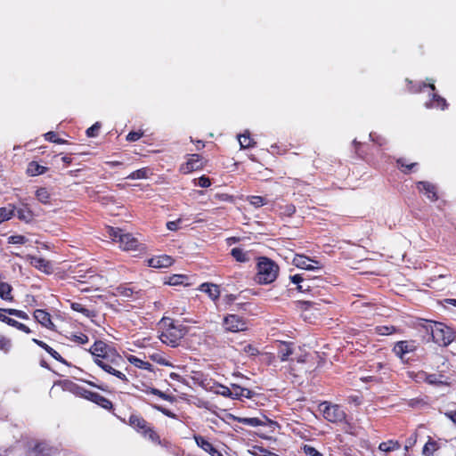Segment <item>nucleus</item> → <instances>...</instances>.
Returning a JSON list of instances; mask_svg holds the SVG:
<instances>
[{
    "instance_id": "20e7f679",
    "label": "nucleus",
    "mask_w": 456,
    "mask_h": 456,
    "mask_svg": "<svg viewBox=\"0 0 456 456\" xmlns=\"http://www.w3.org/2000/svg\"><path fill=\"white\" fill-rule=\"evenodd\" d=\"M108 234L112 240L119 243V247L123 250H136L139 247L137 239L130 233L124 232L121 229L109 227Z\"/></svg>"
},
{
    "instance_id": "9d476101",
    "label": "nucleus",
    "mask_w": 456,
    "mask_h": 456,
    "mask_svg": "<svg viewBox=\"0 0 456 456\" xmlns=\"http://www.w3.org/2000/svg\"><path fill=\"white\" fill-rule=\"evenodd\" d=\"M293 264L298 268L310 271L321 269L322 267L318 261L313 260L302 255L295 256L293 258Z\"/></svg>"
},
{
    "instance_id": "473e14b6",
    "label": "nucleus",
    "mask_w": 456,
    "mask_h": 456,
    "mask_svg": "<svg viewBox=\"0 0 456 456\" xmlns=\"http://www.w3.org/2000/svg\"><path fill=\"white\" fill-rule=\"evenodd\" d=\"M239 142L241 148H248L253 146L254 142L249 136V133L246 132L240 135H239Z\"/></svg>"
},
{
    "instance_id": "6ab92c4d",
    "label": "nucleus",
    "mask_w": 456,
    "mask_h": 456,
    "mask_svg": "<svg viewBox=\"0 0 456 456\" xmlns=\"http://www.w3.org/2000/svg\"><path fill=\"white\" fill-rule=\"evenodd\" d=\"M200 290L207 293L208 297L213 300L217 299L220 295L218 286L215 284L203 283L200 285Z\"/></svg>"
},
{
    "instance_id": "58836bf2",
    "label": "nucleus",
    "mask_w": 456,
    "mask_h": 456,
    "mask_svg": "<svg viewBox=\"0 0 456 456\" xmlns=\"http://www.w3.org/2000/svg\"><path fill=\"white\" fill-rule=\"evenodd\" d=\"M239 422L251 427H258L263 425V421L257 418H240Z\"/></svg>"
},
{
    "instance_id": "4468645a",
    "label": "nucleus",
    "mask_w": 456,
    "mask_h": 456,
    "mask_svg": "<svg viewBox=\"0 0 456 456\" xmlns=\"http://www.w3.org/2000/svg\"><path fill=\"white\" fill-rule=\"evenodd\" d=\"M194 440L199 447H200L206 452L209 453L211 456H223V454L204 437L200 436H194Z\"/></svg>"
},
{
    "instance_id": "e2e57ef3",
    "label": "nucleus",
    "mask_w": 456,
    "mask_h": 456,
    "mask_svg": "<svg viewBox=\"0 0 456 456\" xmlns=\"http://www.w3.org/2000/svg\"><path fill=\"white\" fill-rule=\"evenodd\" d=\"M142 134L138 132H130L126 136V140L129 142H135L139 140L142 137Z\"/></svg>"
},
{
    "instance_id": "b1692460",
    "label": "nucleus",
    "mask_w": 456,
    "mask_h": 456,
    "mask_svg": "<svg viewBox=\"0 0 456 456\" xmlns=\"http://www.w3.org/2000/svg\"><path fill=\"white\" fill-rule=\"evenodd\" d=\"M446 106L445 99L435 94H433L432 100L426 103L427 108H440L441 110H444Z\"/></svg>"
},
{
    "instance_id": "e433bc0d",
    "label": "nucleus",
    "mask_w": 456,
    "mask_h": 456,
    "mask_svg": "<svg viewBox=\"0 0 456 456\" xmlns=\"http://www.w3.org/2000/svg\"><path fill=\"white\" fill-rule=\"evenodd\" d=\"M214 392L225 397L232 398V391L228 387L220 384L215 387Z\"/></svg>"
},
{
    "instance_id": "3c124183",
    "label": "nucleus",
    "mask_w": 456,
    "mask_h": 456,
    "mask_svg": "<svg viewBox=\"0 0 456 456\" xmlns=\"http://www.w3.org/2000/svg\"><path fill=\"white\" fill-rule=\"evenodd\" d=\"M71 308L74 310V311H77V312H80L82 313L83 314L86 315V316H89L90 315V311L86 308H85L81 304L79 303H72L71 304Z\"/></svg>"
},
{
    "instance_id": "72a5a7b5",
    "label": "nucleus",
    "mask_w": 456,
    "mask_h": 456,
    "mask_svg": "<svg viewBox=\"0 0 456 456\" xmlns=\"http://www.w3.org/2000/svg\"><path fill=\"white\" fill-rule=\"evenodd\" d=\"M151 360L153 362L164 365V366H173L171 362H169L161 353H153L150 355Z\"/></svg>"
},
{
    "instance_id": "c85d7f7f",
    "label": "nucleus",
    "mask_w": 456,
    "mask_h": 456,
    "mask_svg": "<svg viewBox=\"0 0 456 456\" xmlns=\"http://www.w3.org/2000/svg\"><path fill=\"white\" fill-rule=\"evenodd\" d=\"M231 254L238 262L245 263V262H248L249 260L248 253V252H244L240 248H232V251H231Z\"/></svg>"
},
{
    "instance_id": "f3484780",
    "label": "nucleus",
    "mask_w": 456,
    "mask_h": 456,
    "mask_svg": "<svg viewBox=\"0 0 456 456\" xmlns=\"http://www.w3.org/2000/svg\"><path fill=\"white\" fill-rule=\"evenodd\" d=\"M111 351L112 350L110 349L108 346L102 341H96L90 349V352L94 359L101 358Z\"/></svg>"
},
{
    "instance_id": "423d86ee",
    "label": "nucleus",
    "mask_w": 456,
    "mask_h": 456,
    "mask_svg": "<svg viewBox=\"0 0 456 456\" xmlns=\"http://www.w3.org/2000/svg\"><path fill=\"white\" fill-rule=\"evenodd\" d=\"M110 356L111 359L110 364L105 363L103 360H99L98 366L102 368L104 371L116 376L117 378L123 381H126L127 379L126 375L118 370V368L120 367L121 363L123 362L122 357L120 355Z\"/></svg>"
},
{
    "instance_id": "864d4df0",
    "label": "nucleus",
    "mask_w": 456,
    "mask_h": 456,
    "mask_svg": "<svg viewBox=\"0 0 456 456\" xmlns=\"http://www.w3.org/2000/svg\"><path fill=\"white\" fill-rule=\"evenodd\" d=\"M45 139L47 141L53 142H56V143H64L65 142L64 140L57 138L56 134L53 133V132L46 133L45 134Z\"/></svg>"
},
{
    "instance_id": "bf43d9fd",
    "label": "nucleus",
    "mask_w": 456,
    "mask_h": 456,
    "mask_svg": "<svg viewBox=\"0 0 456 456\" xmlns=\"http://www.w3.org/2000/svg\"><path fill=\"white\" fill-rule=\"evenodd\" d=\"M110 355H119V354L112 350L111 352L108 353L107 354H105L104 356H102L101 358H95L94 362L98 365L99 360H103L105 362V363L110 364V359H111Z\"/></svg>"
},
{
    "instance_id": "37998d69",
    "label": "nucleus",
    "mask_w": 456,
    "mask_h": 456,
    "mask_svg": "<svg viewBox=\"0 0 456 456\" xmlns=\"http://www.w3.org/2000/svg\"><path fill=\"white\" fill-rule=\"evenodd\" d=\"M4 311H5V313H8L10 315H14V316L23 319V320L28 319V314L21 310L9 308V309H5Z\"/></svg>"
},
{
    "instance_id": "7ed1b4c3",
    "label": "nucleus",
    "mask_w": 456,
    "mask_h": 456,
    "mask_svg": "<svg viewBox=\"0 0 456 456\" xmlns=\"http://www.w3.org/2000/svg\"><path fill=\"white\" fill-rule=\"evenodd\" d=\"M279 273V266L267 257H260L257 263L256 282L270 284L273 282Z\"/></svg>"
},
{
    "instance_id": "052dcab7",
    "label": "nucleus",
    "mask_w": 456,
    "mask_h": 456,
    "mask_svg": "<svg viewBox=\"0 0 456 456\" xmlns=\"http://www.w3.org/2000/svg\"><path fill=\"white\" fill-rule=\"evenodd\" d=\"M255 450H257L259 452V453H257L256 452H254L257 456H278L277 454L271 452L261 447H256Z\"/></svg>"
},
{
    "instance_id": "4be33fe9",
    "label": "nucleus",
    "mask_w": 456,
    "mask_h": 456,
    "mask_svg": "<svg viewBox=\"0 0 456 456\" xmlns=\"http://www.w3.org/2000/svg\"><path fill=\"white\" fill-rule=\"evenodd\" d=\"M439 449L437 443L431 437L428 438L422 449L423 456H433L434 452Z\"/></svg>"
},
{
    "instance_id": "603ef678",
    "label": "nucleus",
    "mask_w": 456,
    "mask_h": 456,
    "mask_svg": "<svg viewBox=\"0 0 456 456\" xmlns=\"http://www.w3.org/2000/svg\"><path fill=\"white\" fill-rule=\"evenodd\" d=\"M72 340L78 344H86L88 342V337L83 333L72 335Z\"/></svg>"
},
{
    "instance_id": "5701e85b",
    "label": "nucleus",
    "mask_w": 456,
    "mask_h": 456,
    "mask_svg": "<svg viewBox=\"0 0 456 456\" xmlns=\"http://www.w3.org/2000/svg\"><path fill=\"white\" fill-rule=\"evenodd\" d=\"M12 287L7 283L3 282L0 284V298L5 301H12L13 297L12 295Z\"/></svg>"
},
{
    "instance_id": "2eb2a0df",
    "label": "nucleus",
    "mask_w": 456,
    "mask_h": 456,
    "mask_svg": "<svg viewBox=\"0 0 456 456\" xmlns=\"http://www.w3.org/2000/svg\"><path fill=\"white\" fill-rule=\"evenodd\" d=\"M29 264L37 269L45 273H52V265L49 261L38 256H28Z\"/></svg>"
},
{
    "instance_id": "412c9836",
    "label": "nucleus",
    "mask_w": 456,
    "mask_h": 456,
    "mask_svg": "<svg viewBox=\"0 0 456 456\" xmlns=\"http://www.w3.org/2000/svg\"><path fill=\"white\" fill-rule=\"evenodd\" d=\"M15 207L12 204H9L6 207L0 208V224L10 220L15 214Z\"/></svg>"
},
{
    "instance_id": "c756f323",
    "label": "nucleus",
    "mask_w": 456,
    "mask_h": 456,
    "mask_svg": "<svg viewBox=\"0 0 456 456\" xmlns=\"http://www.w3.org/2000/svg\"><path fill=\"white\" fill-rule=\"evenodd\" d=\"M17 216L20 220L29 223L33 220L34 215L28 208H19L17 210Z\"/></svg>"
},
{
    "instance_id": "a211bd4d",
    "label": "nucleus",
    "mask_w": 456,
    "mask_h": 456,
    "mask_svg": "<svg viewBox=\"0 0 456 456\" xmlns=\"http://www.w3.org/2000/svg\"><path fill=\"white\" fill-rule=\"evenodd\" d=\"M129 424L134 428H135L138 432H140L141 434L142 433V431L144 429H146L148 427H149V424L148 422L137 416V415H131L130 418H129Z\"/></svg>"
},
{
    "instance_id": "dca6fc26",
    "label": "nucleus",
    "mask_w": 456,
    "mask_h": 456,
    "mask_svg": "<svg viewBox=\"0 0 456 456\" xmlns=\"http://www.w3.org/2000/svg\"><path fill=\"white\" fill-rule=\"evenodd\" d=\"M417 188L420 192H423L430 200L435 201L437 200L436 187L433 184L428 182H419L417 183Z\"/></svg>"
},
{
    "instance_id": "13d9d810",
    "label": "nucleus",
    "mask_w": 456,
    "mask_h": 456,
    "mask_svg": "<svg viewBox=\"0 0 456 456\" xmlns=\"http://www.w3.org/2000/svg\"><path fill=\"white\" fill-rule=\"evenodd\" d=\"M243 352L249 355H256L259 353L258 349L250 344L243 347Z\"/></svg>"
},
{
    "instance_id": "cd10ccee",
    "label": "nucleus",
    "mask_w": 456,
    "mask_h": 456,
    "mask_svg": "<svg viewBox=\"0 0 456 456\" xmlns=\"http://www.w3.org/2000/svg\"><path fill=\"white\" fill-rule=\"evenodd\" d=\"M113 294L115 296H121L124 298H129L134 294V289L126 285H120L115 288Z\"/></svg>"
},
{
    "instance_id": "4c0bfd02",
    "label": "nucleus",
    "mask_w": 456,
    "mask_h": 456,
    "mask_svg": "<svg viewBox=\"0 0 456 456\" xmlns=\"http://www.w3.org/2000/svg\"><path fill=\"white\" fill-rule=\"evenodd\" d=\"M7 324L12 326V327H14V328H16V329H18V330H21V331H23L25 333H30L31 332L30 329L28 326H26L25 324H23L21 322H17L14 319L10 318L9 320H7Z\"/></svg>"
},
{
    "instance_id": "de8ad7c7",
    "label": "nucleus",
    "mask_w": 456,
    "mask_h": 456,
    "mask_svg": "<svg viewBox=\"0 0 456 456\" xmlns=\"http://www.w3.org/2000/svg\"><path fill=\"white\" fill-rule=\"evenodd\" d=\"M146 393H151V394H153L155 395H158L159 396L160 398L164 399V400H167V401H171L172 400V397L163 392H161L160 390L159 389H156V388H149Z\"/></svg>"
},
{
    "instance_id": "338daca9",
    "label": "nucleus",
    "mask_w": 456,
    "mask_h": 456,
    "mask_svg": "<svg viewBox=\"0 0 456 456\" xmlns=\"http://www.w3.org/2000/svg\"><path fill=\"white\" fill-rule=\"evenodd\" d=\"M445 416L456 425V411H447Z\"/></svg>"
},
{
    "instance_id": "f03ea898",
    "label": "nucleus",
    "mask_w": 456,
    "mask_h": 456,
    "mask_svg": "<svg viewBox=\"0 0 456 456\" xmlns=\"http://www.w3.org/2000/svg\"><path fill=\"white\" fill-rule=\"evenodd\" d=\"M425 329L431 333L433 341L442 346H447L455 338L452 330L442 322H428Z\"/></svg>"
},
{
    "instance_id": "a19ab883",
    "label": "nucleus",
    "mask_w": 456,
    "mask_h": 456,
    "mask_svg": "<svg viewBox=\"0 0 456 456\" xmlns=\"http://www.w3.org/2000/svg\"><path fill=\"white\" fill-rule=\"evenodd\" d=\"M147 169L146 168H142V169H138L136 171H134L133 173H131L127 178L128 179H132V180H138V179H143V178H146L147 177Z\"/></svg>"
},
{
    "instance_id": "6e6552de",
    "label": "nucleus",
    "mask_w": 456,
    "mask_h": 456,
    "mask_svg": "<svg viewBox=\"0 0 456 456\" xmlns=\"http://www.w3.org/2000/svg\"><path fill=\"white\" fill-rule=\"evenodd\" d=\"M203 162L202 159L199 154H191L188 156L185 163L180 167V171L183 174L191 173L194 170L202 168Z\"/></svg>"
},
{
    "instance_id": "6e6d98bb",
    "label": "nucleus",
    "mask_w": 456,
    "mask_h": 456,
    "mask_svg": "<svg viewBox=\"0 0 456 456\" xmlns=\"http://www.w3.org/2000/svg\"><path fill=\"white\" fill-rule=\"evenodd\" d=\"M301 305H302V306H304L303 316L305 319H307L309 317L308 312H310V310H312V309H314L315 304L311 303V302H303V303H301Z\"/></svg>"
},
{
    "instance_id": "09e8293b",
    "label": "nucleus",
    "mask_w": 456,
    "mask_h": 456,
    "mask_svg": "<svg viewBox=\"0 0 456 456\" xmlns=\"http://www.w3.org/2000/svg\"><path fill=\"white\" fill-rule=\"evenodd\" d=\"M303 451L308 456H322L314 447L308 444L304 445Z\"/></svg>"
},
{
    "instance_id": "680f3d73",
    "label": "nucleus",
    "mask_w": 456,
    "mask_h": 456,
    "mask_svg": "<svg viewBox=\"0 0 456 456\" xmlns=\"http://www.w3.org/2000/svg\"><path fill=\"white\" fill-rule=\"evenodd\" d=\"M182 220L177 219L175 221H170L167 224V228L170 231H177L179 228V224H181Z\"/></svg>"
},
{
    "instance_id": "bb28decb",
    "label": "nucleus",
    "mask_w": 456,
    "mask_h": 456,
    "mask_svg": "<svg viewBox=\"0 0 456 456\" xmlns=\"http://www.w3.org/2000/svg\"><path fill=\"white\" fill-rule=\"evenodd\" d=\"M37 200L43 204H49L51 200V194L46 188H39L36 191Z\"/></svg>"
},
{
    "instance_id": "2f4dec72",
    "label": "nucleus",
    "mask_w": 456,
    "mask_h": 456,
    "mask_svg": "<svg viewBox=\"0 0 456 456\" xmlns=\"http://www.w3.org/2000/svg\"><path fill=\"white\" fill-rule=\"evenodd\" d=\"M400 447L399 444L397 442H395L393 440H389L387 442H383L379 444V448L380 451L388 452L394 450H396Z\"/></svg>"
},
{
    "instance_id": "c03bdc74",
    "label": "nucleus",
    "mask_w": 456,
    "mask_h": 456,
    "mask_svg": "<svg viewBox=\"0 0 456 456\" xmlns=\"http://www.w3.org/2000/svg\"><path fill=\"white\" fill-rule=\"evenodd\" d=\"M4 311H5V313H8L10 315H14V316L23 319V320L28 319V314L21 310L9 308V309H5Z\"/></svg>"
},
{
    "instance_id": "8fccbe9b",
    "label": "nucleus",
    "mask_w": 456,
    "mask_h": 456,
    "mask_svg": "<svg viewBox=\"0 0 456 456\" xmlns=\"http://www.w3.org/2000/svg\"><path fill=\"white\" fill-rule=\"evenodd\" d=\"M11 348V340L4 336H0V349L4 353L8 352Z\"/></svg>"
},
{
    "instance_id": "c9c22d12",
    "label": "nucleus",
    "mask_w": 456,
    "mask_h": 456,
    "mask_svg": "<svg viewBox=\"0 0 456 456\" xmlns=\"http://www.w3.org/2000/svg\"><path fill=\"white\" fill-rule=\"evenodd\" d=\"M186 280V276L182 274H174L168 278L167 283L171 286H176L183 284Z\"/></svg>"
},
{
    "instance_id": "4d7b16f0",
    "label": "nucleus",
    "mask_w": 456,
    "mask_h": 456,
    "mask_svg": "<svg viewBox=\"0 0 456 456\" xmlns=\"http://www.w3.org/2000/svg\"><path fill=\"white\" fill-rule=\"evenodd\" d=\"M198 186L200 187H202V188H208L210 186L211 184V182L209 180L208 177H206V176H201L198 179V182L195 183Z\"/></svg>"
},
{
    "instance_id": "a878e982",
    "label": "nucleus",
    "mask_w": 456,
    "mask_h": 456,
    "mask_svg": "<svg viewBox=\"0 0 456 456\" xmlns=\"http://www.w3.org/2000/svg\"><path fill=\"white\" fill-rule=\"evenodd\" d=\"M45 170H46V167L39 165L36 161H31L28 164V168H27L28 174L32 176L42 175L45 172Z\"/></svg>"
},
{
    "instance_id": "49530a36",
    "label": "nucleus",
    "mask_w": 456,
    "mask_h": 456,
    "mask_svg": "<svg viewBox=\"0 0 456 456\" xmlns=\"http://www.w3.org/2000/svg\"><path fill=\"white\" fill-rule=\"evenodd\" d=\"M100 128H101V124L99 122H96L95 124H94L92 126H90L86 130L87 136L95 137L98 134Z\"/></svg>"
},
{
    "instance_id": "774afa93",
    "label": "nucleus",
    "mask_w": 456,
    "mask_h": 456,
    "mask_svg": "<svg viewBox=\"0 0 456 456\" xmlns=\"http://www.w3.org/2000/svg\"><path fill=\"white\" fill-rule=\"evenodd\" d=\"M296 211V208L293 205H288L286 206L285 208V213L288 215V216H291L292 214H294Z\"/></svg>"
},
{
    "instance_id": "1a4fd4ad",
    "label": "nucleus",
    "mask_w": 456,
    "mask_h": 456,
    "mask_svg": "<svg viewBox=\"0 0 456 456\" xmlns=\"http://www.w3.org/2000/svg\"><path fill=\"white\" fill-rule=\"evenodd\" d=\"M417 349V345L415 341L412 340H404L397 342L393 351L396 356H398L401 360H403L405 354L414 352Z\"/></svg>"
},
{
    "instance_id": "f8f14e48",
    "label": "nucleus",
    "mask_w": 456,
    "mask_h": 456,
    "mask_svg": "<svg viewBox=\"0 0 456 456\" xmlns=\"http://www.w3.org/2000/svg\"><path fill=\"white\" fill-rule=\"evenodd\" d=\"M34 318L37 322H38L43 327H45L49 330H55V325L51 320V315L45 310L37 309L34 312Z\"/></svg>"
},
{
    "instance_id": "7c9ffc66",
    "label": "nucleus",
    "mask_w": 456,
    "mask_h": 456,
    "mask_svg": "<svg viewBox=\"0 0 456 456\" xmlns=\"http://www.w3.org/2000/svg\"><path fill=\"white\" fill-rule=\"evenodd\" d=\"M142 435L145 437L151 440L152 443L155 444H160V438L158 436V434L155 432V430L149 425V427L144 429L142 433Z\"/></svg>"
},
{
    "instance_id": "ddd939ff",
    "label": "nucleus",
    "mask_w": 456,
    "mask_h": 456,
    "mask_svg": "<svg viewBox=\"0 0 456 456\" xmlns=\"http://www.w3.org/2000/svg\"><path fill=\"white\" fill-rule=\"evenodd\" d=\"M173 264L171 256L163 255L148 259V265L153 268H167Z\"/></svg>"
},
{
    "instance_id": "f257e3e1",
    "label": "nucleus",
    "mask_w": 456,
    "mask_h": 456,
    "mask_svg": "<svg viewBox=\"0 0 456 456\" xmlns=\"http://www.w3.org/2000/svg\"><path fill=\"white\" fill-rule=\"evenodd\" d=\"M161 330L159 339L162 343L175 347L184 337L186 330L183 325L175 324L170 318H162L159 322Z\"/></svg>"
},
{
    "instance_id": "69168bd1",
    "label": "nucleus",
    "mask_w": 456,
    "mask_h": 456,
    "mask_svg": "<svg viewBox=\"0 0 456 456\" xmlns=\"http://www.w3.org/2000/svg\"><path fill=\"white\" fill-rule=\"evenodd\" d=\"M154 408L157 409L158 411H161L166 416H168L170 418H175V414H174L170 411H168L161 406H154Z\"/></svg>"
},
{
    "instance_id": "9b49d317",
    "label": "nucleus",
    "mask_w": 456,
    "mask_h": 456,
    "mask_svg": "<svg viewBox=\"0 0 456 456\" xmlns=\"http://www.w3.org/2000/svg\"><path fill=\"white\" fill-rule=\"evenodd\" d=\"M81 395L84 398H86L89 401H92V402L97 403L98 405H101L104 409H110L112 406V403L110 400H108L107 398L103 397L102 395H101L97 393L87 391V390H83V392L81 393Z\"/></svg>"
},
{
    "instance_id": "a18cd8bd",
    "label": "nucleus",
    "mask_w": 456,
    "mask_h": 456,
    "mask_svg": "<svg viewBox=\"0 0 456 456\" xmlns=\"http://www.w3.org/2000/svg\"><path fill=\"white\" fill-rule=\"evenodd\" d=\"M27 240V238L22 235H12L8 238V243L10 244H24Z\"/></svg>"
},
{
    "instance_id": "0eeeda50",
    "label": "nucleus",
    "mask_w": 456,
    "mask_h": 456,
    "mask_svg": "<svg viewBox=\"0 0 456 456\" xmlns=\"http://www.w3.org/2000/svg\"><path fill=\"white\" fill-rule=\"evenodd\" d=\"M224 326L227 331L239 332L247 330L246 322L237 314H229L224 319Z\"/></svg>"
},
{
    "instance_id": "0e129e2a",
    "label": "nucleus",
    "mask_w": 456,
    "mask_h": 456,
    "mask_svg": "<svg viewBox=\"0 0 456 456\" xmlns=\"http://www.w3.org/2000/svg\"><path fill=\"white\" fill-rule=\"evenodd\" d=\"M291 350L286 346L285 349L281 350L280 352V357L281 361H287L288 357L291 354Z\"/></svg>"
},
{
    "instance_id": "39448f33",
    "label": "nucleus",
    "mask_w": 456,
    "mask_h": 456,
    "mask_svg": "<svg viewBox=\"0 0 456 456\" xmlns=\"http://www.w3.org/2000/svg\"><path fill=\"white\" fill-rule=\"evenodd\" d=\"M323 417L330 422L343 421L346 418V413L343 409L337 404H330L322 403L321 405Z\"/></svg>"
},
{
    "instance_id": "79ce46f5",
    "label": "nucleus",
    "mask_w": 456,
    "mask_h": 456,
    "mask_svg": "<svg viewBox=\"0 0 456 456\" xmlns=\"http://www.w3.org/2000/svg\"><path fill=\"white\" fill-rule=\"evenodd\" d=\"M248 200L252 206L256 208H259L266 204L265 200L260 196H250L248 197Z\"/></svg>"
},
{
    "instance_id": "393cba45",
    "label": "nucleus",
    "mask_w": 456,
    "mask_h": 456,
    "mask_svg": "<svg viewBox=\"0 0 456 456\" xmlns=\"http://www.w3.org/2000/svg\"><path fill=\"white\" fill-rule=\"evenodd\" d=\"M127 361L137 368L151 370V364L148 362H144L134 355H128Z\"/></svg>"
},
{
    "instance_id": "ea45409f",
    "label": "nucleus",
    "mask_w": 456,
    "mask_h": 456,
    "mask_svg": "<svg viewBox=\"0 0 456 456\" xmlns=\"http://www.w3.org/2000/svg\"><path fill=\"white\" fill-rule=\"evenodd\" d=\"M395 330L394 326H378L375 328L377 334L381 336H387L394 333Z\"/></svg>"
},
{
    "instance_id": "aec40b11",
    "label": "nucleus",
    "mask_w": 456,
    "mask_h": 456,
    "mask_svg": "<svg viewBox=\"0 0 456 456\" xmlns=\"http://www.w3.org/2000/svg\"><path fill=\"white\" fill-rule=\"evenodd\" d=\"M232 396L233 399H240L241 397L251 398L254 395V392L248 388H243L238 385H232Z\"/></svg>"
},
{
    "instance_id": "5fc2aeb1",
    "label": "nucleus",
    "mask_w": 456,
    "mask_h": 456,
    "mask_svg": "<svg viewBox=\"0 0 456 456\" xmlns=\"http://www.w3.org/2000/svg\"><path fill=\"white\" fill-rule=\"evenodd\" d=\"M428 373L425 371H419L411 374V377L415 379L416 382H426Z\"/></svg>"
},
{
    "instance_id": "f704fd0d",
    "label": "nucleus",
    "mask_w": 456,
    "mask_h": 456,
    "mask_svg": "<svg viewBox=\"0 0 456 456\" xmlns=\"http://www.w3.org/2000/svg\"><path fill=\"white\" fill-rule=\"evenodd\" d=\"M442 378H443V376L440 374H428V373L426 382L429 385L440 386V385L444 384Z\"/></svg>"
}]
</instances>
